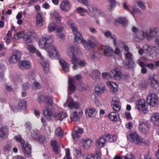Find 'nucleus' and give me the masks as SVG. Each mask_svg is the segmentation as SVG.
Instances as JSON below:
<instances>
[{
	"mask_svg": "<svg viewBox=\"0 0 159 159\" xmlns=\"http://www.w3.org/2000/svg\"><path fill=\"white\" fill-rule=\"evenodd\" d=\"M150 125L147 122H143L139 125V130L143 133L147 134L149 132Z\"/></svg>",
	"mask_w": 159,
	"mask_h": 159,
	"instance_id": "obj_9",
	"label": "nucleus"
},
{
	"mask_svg": "<svg viewBox=\"0 0 159 159\" xmlns=\"http://www.w3.org/2000/svg\"><path fill=\"white\" fill-rule=\"evenodd\" d=\"M18 60L13 56V54L10 56L8 59V61L10 63L13 64L16 62Z\"/></svg>",
	"mask_w": 159,
	"mask_h": 159,
	"instance_id": "obj_55",
	"label": "nucleus"
},
{
	"mask_svg": "<svg viewBox=\"0 0 159 159\" xmlns=\"http://www.w3.org/2000/svg\"><path fill=\"white\" fill-rule=\"evenodd\" d=\"M68 88L70 91L72 92H74L75 89V86L70 81H69Z\"/></svg>",
	"mask_w": 159,
	"mask_h": 159,
	"instance_id": "obj_59",
	"label": "nucleus"
},
{
	"mask_svg": "<svg viewBox=\"0 0 159 159\" xmlns=\"http://www.w3.org/2000/svg\"><path fill=\"white\" fill-rule=\"evenodd\" d=\"M108 83L111 86L110 89L112 92L113 93L116 92L117 91V84L111 82L110 81H109Z\"/></svg>",
	"mask_w": 159,
	"mask_h": 159,
	"instance_id": "obj_41",
	"label": "nucleus"
},
{
	"mask_svg": "<svg viewBox=\"0 0 159 159\" xmlns=\"http://www.w3.org/2000/svg\"><path fill=\"white\" fill-rule=\"evenodd\" d=\"M159 29L158 27H154L149 29L146 32L147 40H151L154 38L158 33Z\"/></svg>",
	"mask_w": 159,
	"mask_h": 159,
	"instance_id": "obj_7",
	"label": "nucleus"
},
{
	"mask_svg": "<svg viewBox=\"0 0 159 159\" xmlns=\"http://www.w3.org/2000/svg\"><path fill=\"white\" fill-rule=\"evenodd\" d=\"M42 101L50 106L52 105L53 103L52 98L47 95H41L39 96V102L41 103Z\"/></svg>",
	"mask_w": 159,
	"mask_h": 159,
	"instance_id": "obj_12",
	"label": "nucleus"
},
{
	"mask_svg": "<svg viewBox=\"0 0 159 159\" xmlns=\"http://www.w3.org/2000/svg\"><path fill=\"white\" fill-rule=\"evenodd\" d=\"M90 75L95 81L98 82L100 80L101 73L97 70H94L90 73Z\"/></svg>",
	"mask_w": 159,
	"mask_h": 159,
	"instance_id": "obj_18",
	"label": "nucleus"
},
{
	"mask_svg": "<svg viewBox=\"0 0 159 159\" xmlns=\"http://www.w3.org/2000/svg\"><path fill=\"white\" fill-rule=\"evenodd\" d=\"M125 60L124 63L125 66L129 67L133 63L132 55L129 52H126L125 54Z\"/></svg>",
	"mask_w": 159,
	"mask_h": 159,
	"instance_id": "obj_15",
	"label": "nucleus"
},
{
	"mask_svg": "<svg viewBox=\"0 0 159 159\" xmlns=\"http://www.w3.org/2000/svg\"><path fill=\"white\" fill-rule=\"evenodd\" d=\"M53 14L55 18L56 19V22L59 23L61 20V17L60 16L59 13L57 11H54Z\"/></svg>",
	"mask_w": 159,
	"mask_h": 159,
	"instance_id": "obj_47",
	"label": "nucleus"
},
{
	"mask_svg": "<svg viewBox=\"0 0 159 159\" xmlns=\"http://www.w3.org/2000/svg\"><path fill=\"white\" fill-rule=\"evenodd\" d=\"M124 159H136L135 156L132 153H127L125 155L123 156Z\"/></svg>",
	"mask_w": 159,
	"mask_h": 159,
	"instance_id": "obj_48",
	"label": "nucleus"
},
{
	"mask_svg": "<svg viewBox=\"0 0 159 159\" xmlns=\"http://www.w3.org/2000/svg\"><path fill=\"white\" fill-rule=\"evenodd\" d=\"M19 68L22 70H28L30 68L31 64L30 61H21L18 63Z\"/></svg>",
	"mask_w": 159,
	"mask_h": 159,
	"instance_id": "obj_11",
	"label": "nucleus"
},
{
	"mask_svg": "<svg viewBox=\"0 0 159 159\" xmlns=\"http://www.w3.org/2000/svg\"><path fill=\"white\" fill-rule=\"evenodd\" d=\"M132 11H130V13L132 14L134 16V14H140L142 12L141 10L137 7H132Z\"/></svg>",
	"mask_w": 159,
	"mask_h": 159,
	"instance_id": "obj_45",
	"label": "nucleus"
},
{
	"mask_svg": "<svg viewBox=\"0 0 159 159\" xmlns=\"http://www.w3.org/2000/svg\"><path fill=\"white\" fill-rule=\"evenodd\" d=\"M143 48L144 50V53L150 57H155L158 54V52L153 50L152 47L147 45H144L143 47Z\"/></svg>",
	"mask_w": 159,
	"mask_h": 159,
	"instance_id": "obj_6",
	"label": "nucleus"
},
{
	"mask_svg": "<svg viewBox=\"0 0 159 159\" xmlns=\"http://www.w3.org/2000/svg\"><path fill=\"white\" fill-rule=\"evenodd\" d=\"M158 100L157 96L150 90L147 98V103L151 106L154 107L157 105Z\"/></svg>",
	"mask_w": 159,
	"mask_h": 159,
	"instance_id": "obj_5",
	"label": "nucleus"
},
{
	"mask_svg": "<svg viewBox=\"0 0 159 159\" xmlns=\"http://www.w3.org/2000/svg\"><path fill=\"white\" fill-rule=\"evenodd\" d=\"M27 49L32 53L35 52L37 50L32 45L29 44L26 46Z\"/></svg>",
	"mask_w": 159,
	"mask_h": 159,
	"instance_id": "obj_49",
	"label": "nucleus"
},
{
	"mask_svg": "<svg viewBox=\"0 0 159 159\" xmlns=\"http://www.w3.org/2000/svg\"><path fill=\"white\" fill-rule=\"evenodd\" d=\"M106 89L105 88L104 85L100 84L97 86L95 89V93L97 95H100L104 93Z\"/></svg>",
	"mask_w": 159,
	"mask_h": 159,
	"instance_id": "obj_19",
	"label": "nucleus"
},
{
	"mask_svg": "<svg viewBox=\"0 0 159 159\" xmlns=\"http://www.w3.org/2000/svg\"><path fill=\"white\" fill-rule=\"evenodd\" d=\"M106 133V139H110L111 138H112L113 139H116L117 138V136L115 135H113L112 136L110 135V134H108L107 133Z\"/></svg>",
	"mask_w": 159,
	"mask_h": 159,
	"instance_id": "obj_62",
	"label": "nucleus"
},
{
	"mask_svg": "<svg viewBox=\"0 0 159 159\" xmlns=\"http://www.w3.org/2000/svg\"><path fill=\"white\" fill-rule=\"evenodd\" d=\"M129 139L131 138V139H140L141 137L136 132H132L130 133L129 135L128 136Z\"/></svg>",
	"mask_w": 159,
	"mask_h": 159,
	"instance_id": "obj_39",
	"label": "nucleus"
},
{
	"mask_svg": "<svg viewBox=\"0 0 159 159\" xmlns=\"http://www.w3.org/2000/svg\"><path fill=\"white\" fill-rule=\"evenodd\" d=\"M23 41L26 43H29L32 42V39L31 35L28 34H24V36L23 37Z\"/></svg>",
	"mask_w": 159,
	"mask_h": 159,
	"instance_id": "obj_34",
	"label": "nucleus"
},
{
	"mask_svg": "<svg viewBox=\"0 0 159 159\" xmlns=\"http://www.w3.org/2000/svg\"><path fill=\"white\" fill-rule=\"evenodd\" d=\"M17 105H13L11 107V108L13 111L14 112H17L19 111L20 110L19 109V107H18Z\"/></svg>",
	"mask_w": 159,
	"mask_h": 159,
	"instance_id": "obj_64",
	"label": "nucleus"
},
{
	"mask_svg": "<svg viewBox=\"0 0 159 159\" xmlns=\"http://www.w3.org/2000/svg\"><path fill=\"white\" fill-rule=\"evenodd\" d=\"M70 150L69 148H67L65 150V156L64 157L63 159H70Z\"/></svg>",
	"mask_w": 159,
	"mask_h": 159,
	"instance_id": "obj_57",
	"label": "nucleus"
},
{
	"mask_svg": "<svg viewBox=\"0 0 159 159\" xmlns=\"http://www.w3.org/2000/svg\"><path fill=\"white\" fill-rule=\"evenodd\" d=\"M12 54L18 61L20 59L22 55L21 52L17 49L13 50L12 52Z\"/></svg>",
	"mask_w": 159,
	"mask_h": 159,
	"instance_id": "obj_35",
	"label": "nucleus"
},
{
	"mask_svg": "<svg viewBox=\"0 0 159 159\" xmlns=\"http://www.w3.org/2000/svg\"><path fill=\"white\" fill-rule=\"evenodd\" d=\"M52 37L48 36L41 39L39 43L41 48H43L47 50L48 55L51 59H54L59 57V54L56 48L52 43Z\"/></svg>",
	"mask_w": 159,
	"mask_h": 159,
	"instance_id": "obj_1",
	"label": "nucleus"
},
{
	"mask_svg": "<svg viewBox=\"0 0 159 159\" xmlns=\"http://www.w3.org/2000/svg\"><path fill=\"white\" fill-rule=\"evenodd\" d=\"M92 142V140H83L82 143L84 147H89Z\"/></svg>",
	"mask_w": 159,
	"mask_h": 159,
	"instance_id": "obj_44",
	"label": "nucleus"
},
{
	"mask_svg": "<svg viewBox=\"0 0 159 159\" xmlns=\"http://www.w3.org/2000/svg\"><path fill=\"white\" fill-rule=\"evenodd\" d=\"M82 114V110L81 108H78L75 110H73V112L70 118L72 121H78Z\"/></svg>",
	"mask_w": 159,
	"mask_h": 159,
	"instance_id": "obj_10",
	"label": "nucleus"
},
{
	"mask_svg": "<svg viewBox=\"0 0 159 159\" xmlns=\"http://www.w3.org/2000/svg\"><path fill=\"white\" fill-rule=\"evenodd\" d=\"M106 142V140H97L95 145L97 147L101 148L103 146Z\"/></svg>",
	"mask_w": 159,
	"mask_h": 159,
	"instance_id": "obj_40",
	"label": "nucleus"
},
{
	"mask_svg": "<svg viewBox=\"0 0 159 159\" xmlns=\"http://www.w3.org/2000/svg\"><path fill=\"white\" fill-rule=\"evenodd\" d=\"M59 62L65 72H67L69 71V65L67 62L63 60H59Z\"/></svg>",
	"mask_w": 159,
	"mask_h": 159,
	"instance_id": "obj_27",
	"label": "nucleus"
},
{
	"mask_svg": "<svg viewBox=\"0 0 159 159\" xmlns=\"http://www.w3.org/2000/svg\"><path fill=\"white\" fill-rule=\"evenodd\" d=\"M151 120L152 122H154L155 125L159 126V113H155L153 114L151 116Z\"/></svg>",
	"mask_w": 159,
	"mask_h": 159,
	"instance_id": "obj_28",
	"label": "nucleus"
},
{
	"mask_svg": "<svg viewBox=\"0 0 159 159\" xmlns=\"http://www.w3.org/2000/svg\"><path fill=\"white\" fill-rule=\"evenodd\" d=\"M24 126L26 129L29 131L30 130L32 127L31 123L29 121L26 122Z\"/></svg>",
	"mask_w": 159,
	"mask_h": 159,
	"instance_id": "obj_58",
	"label": "nucleus"
},
{
	"mask_svg": "<svg viewBox=\"0 0 159 159\" xmlns=\"http://www.w3.org/2000/svg\"><path fill=\"white\" fill-rule=\"evenodd\" d=\"M145 102L143 99H141L138 102L136 103V106L137 108L140 112H147V110L145 107Z\"/></svg>",
	"mask_w": 159,
	"mask_h": 159,
	"instance_id": "obj_13",
	"label": "nucleus"
},
{
	"mask_svg": "<svg viewBox=\"0 0 159 159\" xmlns=\"http://www.w3.org/2000/svg\"><path fill=\"white\" fill-rule=\"evenodd\" d=\"M41 64L43 66L44 72L47 73L49 70V64L47 61H43L40 62Z\"/></svg>",
	"mask_w": 159,
	"mask_h": 159,
	"instance_id": "obj_36",
	"label": "nucleus"
},
{
	"mask_svg": "<svg viewBox=\"0 0 159 159\" xmlns=\"http://www.w3.org/2000/svg\"><path fill=\"white\" fill-rule=\"evenodd\" d=\"M115 74V79H116L117 78H121L122 77V73L120 71L116 70V73Z\"/></svg>",
	"mask_w": 159,
	"mask_h": 159,
	"instance_id": "obj_63",
	"label": "nucleus"
},
{
	"mask_svg": "<svg viewBox=\"0 0 159 159\" xmlns=\"http://www.w3.org/2000/svg\"><path fill=\"white\" fill-rule=\"evenodd\" d=\"M68 55L71 58L70 61L73 64H76L78 61L77 58V55L75 52L74 48L71 47L68 49Z\"/></svg>",
	"mask_w": 159,
	"mask_h": 159,
	"instance_id": "obj_8",
	"label": "nucleus"
},
{
	"mask_svg": "<svg viewBox=\"0 0 159 159\" xmlns=\"http://www.w3.org/2000/svg\"><path fill=\"white\" fill-rule=\"evenodd\" d=\"M110 2V4L109 9L110 10H112L115 7L116 5V3L115 0H107Z\"/></svg>",
	"mask_w": 159,
	"mask_h": 159,
	"instance_id": "obj_51",
	"label": "nucleus"
},
{
	"mask_svg": "<svg viewBox=\"0 0 159 159\" xmlns=\"http://www.w3.org/2000/svg\"><path fill=\"white\" fill-rule=\"evenodd\" d=\"M69 2L66 0L62 2L60 5L61 9L63 11H67L69 10L70 7Z\"/></svg>",
	"mask_w": 159,
	"mask_h": 159,
	"instance_id": "obj_26",
	"label": "nucleus"
},
{
	"mask_svg": "<svg viewBox=\"0 0 159 159\" xmlns=\"http://www.w3.org/2000/svg\"><path fill=\"white\" fill-rule=\"evenodd\" d=\"M103 16L104 15L102 13L99 14H98L97 17V18H98L96 19L95 20L96 24H100V20H101Z\"/></svg>",
	"mask_w": 159,
	"mask_h": 159,
	"instance_id": "obj_60",
	"label": "nucleus"
},
{
	"mask_svg": "<svg viewBox=\"0 0 159 159\" xmlns=\"http://www.w3.org/2000/svg\"><path fill=\"white\" fill-rule=\"evenodd\" d=\"M148 83L151 88L158 93L159 89V75L155 74L150 75L148 78Z\"/></svg>",
	"mask_w": 159,
	"mask_h": 159,
	"instance_id": "obj_2",
	"label": "nucleus"
},
{
	"mask_svg": "<svg viewBox=\"0 0 159 159\" xmlns=\"http://www.w3.org/2000/svg\"><path fill=\"white\" fill-rule=\"evenodd\" d=\"M85 159H100V158L98 154L95 155H89L87 156Z\"/></svg>",
	"mask_w": 159,
	"mask_h": 159,
	"instance_id": "obj_56",
	"label": "nucleus"
},
{
	"mask_svg": "<svg viewBox=\"0 0 159 159\" xmlns=\"http://www.w3.org/2000/svg\"><path fill=\"white\" fill-rule=\"evenodd\" d=\"M8 129L7 127L3 126L0 128V139L6 138L8 133Z\"/></svg>",
	"mask_w": 159,
	"mask_h": 159,
	"instance_id": "obj_24",
	"label": "nucleus"
},
{
	"mask_svg": "<svg viewBox=\"0 0 159 159\" xmlns=\"http://www.w3.org/2000/svg\"><path fill=\"white\" fill-rule=\"evenodd\" d=\"M83 132V129L82 128L78 127L77 129L72 131L71 135L73 138L79 139L81 135Z\"/></svg>",
	"mask_w": 159,
	"mask_h": 159,
	"instance_id": "obj_23",
	"label": "nucleus"
},
{
	"mask_svg": "<svg viewBox=\"0 0 159 159\" xmlns=\"http://www.w3.org/2000/svg\"><path fill=\"white\" fill-rule=\"evenodd\" d=\"M97 113V111L94 108H88L85 110L86 116L89 118L94 116Z\"/></svg>",
	"mask_w": 159,
	"mask_h": 159,
	"instance_id": "obj_17",
	"label": "nucleus"
},
{
	"mask_svg": "<svg viewBox=\"0 0 159 159\" xmlns=\"http://www.w3.org/2000/svg\"><path fill=\"white\" fill-rule=\"evenodd\" d=\"M32 138L34 139H42L43 138V135L39 134L38 131H33L31 133Z\"/></svg>",
	"mask_w": 159,
	"mask_h": 159,
	"instance_id": "obj_33",
	"label": "nucleus"
},
{
	"mask_svg": "<svg viewBox=\"0 0 159 159\" xmlns=\"http://www.w3.org/2000/svg\"><path fill=\"white\" fill-rule=\"evenodd\" d=\"M26 102L24 100L21 101L18 103V105L20 110L21 109H25L26 108Z\"/></svg>",
	"mask_w": 159,
	"mask_h": 159,
	"instance_id": "obj_42",
	"label": "nucleus"
},
{
	"mask_svg": "<svg viewBox=\"0 0 159 159\" xmlns=\"http://www.w3.org/2000/svg\"><path fill=\"white\" fill-rule=\"evenodd\" d=\"M132 31L134 33V40L136 42H139L143 38L147 39L146 32L139 30L136 27L134 26L132 28Z\"/></svg>",
	"mask_w": 159,
	"mask_h": 159,
	"instance_id": "obj_4",
	"label": "nucleus"
},
{
	"mask_svg": "<svg viewBox=\"0 0 159 159\" xmlns=\"http://www.w3.org/2000/svg\"><path fill=\"white\" fill-rule=\"evenodd\" d=\"M56 135L59 137H62L63 135V132L60 127H58L55 132Z\"/></svg>",
	"mask_w": 159,
	"mask_h": 159,
	"instance_id": "obj_54",
	"label": "nucleus"
},
{
	"mask_svg": "<svg viewBox=\"0 0 159 159\" xmlns=\"http://www.w3.org/2000/svg\"><path fill=\"white\" fill-rule=\"evenodd\" d=\"M102 50L104 54L106 57H110L113 52V49L109 46H103L102 47Z\"/></svg>",
	"mask_w": 159,
	"mask_h": 159,
	"instance_id": "obj_20",
	"label": "nucleus"
},
{
	"mask_svg": "<svg viewBox=\"0 0 159 159\" xmlns=\"http://www.w3.org/2000/svg\"><path fill=\"white\" fill-rule=\"evenodd\" d=\"M131 142L134 144L139 145L141 143H144L145 145H148L149 142L148 140H130Z\"/></svg>",
	"mask_w": 159,
	"mask_h": 159,
	"instance_id": "obj_29",
	"label": "nucleus"
},
{
	"mask_svg": "<svg viewBox=\"0 0 159 159\" xmlns=\"http://www.w3.org/2000/svg\"><path fill=\"white\" fill-rule=\"evenodd\" d=\"M111 105L113 110L116 111H118L120 108V103L118 101L113 100L111 102Z\"/></svg>",
	"mask_w": 159,
	"mask_h": 159,
	"instance_id": "obj_30",
	"label": "nucleus"
},
{
	"mask_svg": "<svg viewBox=\"0 0 159 159\" xmlns=\"http://www.w3.org/2000/svg\"><path fill=\"white\" fill-rule=\"evenodd\" d=\"M116 21L125 26L128 24V20L125 17H120L116 20Z\"/></svg>",
	"mask_w": 159,
	"mask_h": 159,
	"instance_id": "obj_38",
	"label": "nucleus"
},
{
	"mask_svg": "<svg viewBox=\"0 0 159 159\" xmlns=\"http://www.w3.org/2000/svg\"><path fill=\"white\" fill-rule=\"evenodd\" d=\"M54 115L55 117L60 121L62 120L67 116V114L64 112H61L59 113L56 112Z\"/></svg>",
	"mask_w": 159,
	"mask_h": 159,
	"instance_id": "obj_31",
	"label": "nucleus"
},
{
	"mask_svg": "<svg viewBox=\"0 0 159 159\" xmlns=\"http://www.w3.org/2000/svg\"><path fill=\"white\" fill-rule=\"evenodd\" d=\"M87 43V46H89L90 47L93 48L97 45L98 42L95 38L92 37L88 40Z\"/></svg>",
	"mask_w": 159,
	"mask_h": 159,
	"instance_id": "obj_32",
	"label": "nucleus"
},
{
	"mask_svg": "<svg viewBox=\"0 0 159 159\" xmlns=\"http://www.w3.org/2000/svg\"><path fill=\"white\" fill-rule=\"evenodd\" d=\"M87 12L88 15L91 17L95 18H97L99 14H101L96 7H93L91 9H89Z\"/></svg>",
	"mask_w": 159,
	"mask_h": 159,
	"instance_id": "obj_21",
	"label": "nucleus"
},
{
	"mask_svg": "<svg viewBox=\"0 0 159 159\" xmlns=\"http://www.w3.org/2000/svg\"><path fill=\"white\" fill-rule=\"evenodd\" d=\"M87 86L84 83H81L78 84V88L80 91H83L87 89Z\"/></svg>",
	"mask_w": 159,
	"mask_h": 159,
	"instance_id": "obj_43",
	"label": "nucleus"
},
{
	"mask_svg": "<svg viewBox=\"0 0 159 159\" xmlns=\"http://www.w3.org/2000/svg\"><path fill=\"white\" fill-rule=\"evenodd\" d=\"M137 3L138 6L143 10H144L146 9V6L144 3L141 1H138L136 2Z\"/></svg>",
	"mask_w": 159,
	"mask_h": 159,
	"instance_id": "obj_52",
	"label": "nucleus"
},
{
	"mask_svg": "<svg viewBox=\"0 0 159 159\" xmlns=\"http://www.w3.org/2000/svg\"><path fill=\"white\" fill-rule=\"evenodd\" d=\"M24 33L23 32H19L13 35V38L15 39H19L24 36Z\"/></svg>",
	"mask_w": 159,
	"mask_h": 159,
	"instance_id": "obj_50",
	"label": "nucleus"
},
{
	"mask_svg": "<svg viewBox=\"0 0 159 159\" xmlns=\"http://www.w3.org/2000/svg\"><path fill=\"white\" fill-rule=\"evenodd\" d=\"M55 113L54 111L52 108H50L47 105L45 107V109L43 111V114L46 118H48L49 117H54Z\"/></svg>",
	"mask_w": 159,
	"mask_h": 159,
	"instance_id": "obj_14",
	"label": "nucleus"
},
{
	"mask_svg": "<svg viewBox=\"0 0 159 159\" xmlns=\"http://www.w3.org/2000/svg\"><path fill=\"white\" fill-rule=\"evenodd\" d=\"M4 66L0 64V80H2L4 79L3 75H4Z\"/></svg>",
	"mask_w": 159,
	"mask_h": 159,
	"instance_id": "obj_53",
	"label": "nucleus"
},
{
	"mask_svg": "<svg viewBox=\"0 0 159 159\" xmlns=\"http://www.w3.org/2000/svg\"><path fill=\"white\" fill-rule=\"evenodd\" d=\"M74 39L75 40L76 42H78L79 41L83 38V36L79 32L75 33L74 34Z\"/></svg>",
	"mask_w": 159,
	"mask_h": 159,
	"instance_id": "obj_46",
	"label": "nucleus"
},
{
	"mask_svg": "<svg viewBox=\"0 0 159 159\" xmlns=\"http://www.w3.org/2000/svg\"><path fill=\"white\" fill-rule=\"evenodd\" d=\"M68 24L71 28L74 34L78 32L77 27L76 26L75 24L72 22L71 21H69L68 22Z\"/></svg>",
	"mask_w": 159,
	"mask_h": 159,
	"instance_id": "obj_37",
	"label": "nucleus"
},
{
	"mask_svg": "<svg viewBox=\"0 0 159 159\" xmlns=\"http://www.w3.org/2000/svg\"><path fill=\"white\" fill-rule=\"evenodd\" d=\"M43 19L41 14L38 13L36 18L35 25L37 27H41L43 25Z\"/></svg>",
	"mask_w": 159,
	"mask_h": 159,
	"instance_id": "obj_22",
	"label": "nucleus"
},
{
	"mask_svg": "<svg viewBox=\"0 0 159 159\" xmlns=\"http://www.w3.org/2000/svg\"><path fill=\"white\" fill-rule=\"evenodd\" d=\"M66 103L68 104L69 107L74 109V110L80 108L78 104L75 102L72 99L70 98L67 99Z\"/></svg>",
	"mask_w": 159,
	"mask_h": 159,
	"instance_id": "obj_16",
	"label": "nucleus"
},
{
	"mask_svg": "<svg viewBox=\"0 0 159 159\" xmlns=\"http://www.w3.org/2000/svg\"><path fill=\"white\" fill-rule=\"evenodd\" d=\"M108 116L110 119L113 122H116L120 118L119 114L114 112H112L109 113Z\"/></svg>",
	"mask_w": 159,
	"mask_h": 159,
	"instance_id": "obj_25",
	"label": "nucleus"
},
{
	"mask_svg": "<svg viewBox=\"0 0 159 159\" xmlns=\"http://www.w3.org/2000/svg\"><path fill=\"white\" fill-rule=\"evenodd\" d=\"M77 12L80 13H85L88 12V11L81 7H78L76 9Z\"/></svg>",
	"mask_w": 159,
	"mask_h": 159,
	"instance_id": "obj_61",
	"label": "nucleus"
},
{
	"mask_svg": "<svg viewBox=\"0 0 159 159\" xmlns=\"http://www.w3.org/2000/svg\"><path fill=\"white\" fill-rule=\"evenodd\" d=\"M18 143H20L21 146L25 156L26 157H30L31 155V146L27 141L24 140H16Z\"/></svg>",
	"mask_w": 159,
	"mask_h": 159,
	"instance_id": "obj_3",
	"label": "nucleus"
}]
</instances>
